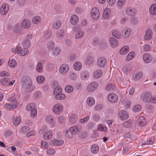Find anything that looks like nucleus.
<instances>
[{"mask_svg":"<svg viewBox=\"0 0 156 156\" xmlns=\"http://www.w3.org/2000/svg\"><path fill=\"white\" fill-rule=\"evenodd\" d=\"M13 105H11V104L6 103L3 105V107L7 110H12L16 108V104L15 103Z\"/></svg>","mask_w":156,"mask_h":156,"instance_id":"nucleus-33","label":"nucleus"},{"mask_svg":"<svg viewBox=\"0 0 156 156\" xmlns=\"http://www.w3.org/2000/svg\"><path fill=\"white\" fill-rule=\"evenodd\" d=\"M90 14L92 18L94 20H97L100 17V12L98 8L94 7L91 10Z\"/></svg>","mask_w":156,"mask_h":156,"instance_id":"nucleus-6","label":"nucleus"},{"mask_svg":"<svg viewBox=\"0 0 156 156\" xmlns=\"http://www.w3.org/2000/svg\"><path fill=\"white\" fill-rule=\"evenodd\" d=\"M154 142V140L153 139L151 138H149L147 139L146 142H142V145H149L152 144Z\"/></svg>","mask_w":156,"mask_h":156,"instance_id":"nucleus-56","label":"nucleus"},{"mask_svg":"<svg viewBox=\"0 0 156 156\" xmlns=\"http://www.w3.org/2000/svg\"><path fill=\"white\" fill-rule=\"evenodd\" d=\"M62 23L60 21L57 20L55 22L52 24V27L56 29H59L61 26Z\"/></svg>","mask_w":156,"mask_h":156,"instance_id":"nucleus-35","label":"nucleus"},{"mask_svg":"<svg viewBox=\"0 0 156 156\" xmlns=\"http://www.w3.org/2000/svg\"><path fill=\"white\" fill-rule=\"evenodd\" d=\"M142 106L140 105H136L134 106L133 108V111L135 112H138L141 110Z\"/></svg>","mask_w":156,"mask_h":156,"instance_id":"nucleus-61","label":"nucleus"},{"mask_svg":"<svg viewBox=\"0 0 156 156\" xmlns=\"http://www.w3.org/2000/svg\"><path fill=\"white\" fill-rule=\"evenodd\" d=\"M66 98V95L63 93H60L55 96V99L59 100H64Z\"/></svg>","mask_w":156,"mask_h":156,"instance_id":"nucleus-41","label":"nucleus"},{"mask_svg":"<svg viewBox=\"0 0 156 156\" xmlns=\"http://www.w3.org/2000/svg\"><path fill=\"white\" fill-rule=\"evenodd\" d=\"M48 143L44 140H42L41 141L40 144L41 148L43 149H47L48 147Z\"/></svg>","mask_w":156,"mask_h":156,"instance_id":"nucleus-43","label":"nucleus"},{"mask_svg":"<svg viewBox=\"0 0 156 156\" xmlns=\"http://www.w3.org/2000/svg\"><path fill=\"white\" fill-rule=\"evenodd\" d=\"M131 29L128 27H126L124 28L123 31L122 37L124 38H126L128 37L130 34Z\"/></svg>","mask_w":156,"mask_h":156,"instance_id":"nucleus-20","label":"nucleus"},{"mask_svg":"<svg viewBox=\"0 0 156 156\" xmlns=\"http://www.w3.org/2000/svg\"><path fill=\"white\" fill-rule=\"evenodd\" d=\"M28 52L29 51L27 49L24 48L23 50H21L20 54L22 56H24L27 54Z\"/></svg>","mask_w":156,"mask_h":156,"instance_id":"nucleus-64","label":"nucleus"},{"mask_svg":"<svg viewBox=\"0 0 156 156\" xmlns=\"http://www.w3.org/2000/svg\"><path fill=\"white\" fill-rule=\"evenodd\" d=\"M62 87L60 86L56 87L54 89L53 91V94L55 96L60 93H62Z\"/></svg>","mask_w":156,"mask_h":156,"instance_id":"nucleus-38","label":"nucleus"},{"mask_svg":"<svg viewBox=\"0 0 156 156\" xmlns=\"http://www.w3.org/2000/svg\"><path fill=\"white\" fill-rule=\"evenodd\" d=\"M63 144V140H59L56 139L51 140L49 142V144L51 146H61Z\"/></svg>","mask_w":156,"mask_h":156,"instance_id":"nucleus-13","label":"nucleus"},{"mask_svg":"<svg viewBox=\"0 0 156 156\" xmlns=\"http://www.w3.org/2000/svg\"><path fill=\"white\" fill-rule=\"evenodd\" d=\"M82 67V65L81 63L79 62H76L74 65V69L76 70H80Z\"/></svg>","mask_w":156,"mask_h":156,"instance_id":"nucleus-44","label":"nucleus"},{"mask_svg":"<svg viewBox=\"0 0 156 156\" xmlns=\"http://www.w3.org/2000/svg\"><path fill=\"white\" fill-rule=\"evenodd\" d=\"M55 44L52 41H50L47 44V48L49 50H52L54 47Z\"/></svg>","mask_w":156,"mask_h":156,"instance_id":"nucleus-55","label":"nucleus"},{"mask_svg":"<svg viewBox=\"0 0 156 156\" xmlns=\"http://www.w3.org/2000/svg\"><path fill=\"white\" fill-rule=\"evenodd\" d=\"M108 99L110 102L115 103L117 102L119 99L118 96L115 93H110L108 96Z\"/></svg>","mask_w":156,"mask_h":156,"instance_id":"nucleus-7","label":"nucleus"},{"mask_svg":"<svg viewBox=\"0 0 156 156\" xmlns=\"http://www.w3.org/2000/svg\"><path fill=\"white\" fill-rule=\"evenodd\" d=\"M125 11L127 15L130 16L136 15L137 13L136 9L132 7H127Z\"/></svg>","mask_w":156,"mask_h":156,"instance_id":"nucleus-9","label":"nucleus"},{"mask_svg":"<svg viewBox=\"0 0 156 156\" xmlns=\"http://www.w3.org/2000/svg\"><path fill=\"white\" fill-rule=\"evenodd\" d=\"M98 129L101 131L106 132L107 130V128L104 125L100 124L98 126Z\"/></svg>","mask_w":156,"mask_h":156,"instance_id":"nucleus-52","label":"nucleus"},{"mask_svg":"<svg viewBox=\"0 0 156 156\" xmlns=\"http://www.w3.org/2000/svg\"><path fill=\"white\" fill-rule=\"evenodd\" d=\"M78 116L75 114H72L69 116V122L71 124H74L76 123L78 120Z\"/></svg>","mask_w":156,"mask_h":156,"instance_id":"nucleus-16","label":"nucleus"},{"mask_svg":"<svg viewBox=\"0 0 156 156\" xmlns=\"http://www.w3.org/2000/svg\"><path fill=\"white\" fill-rule=\"evenodd\" d=\"M152 35L153 32L152 30L150 29H147L144 37V40L147 41L150 40L152 38Z\"/></svg>","mask_w":156,"mask_h":156,"instance_id":"nucleus-18","label":"nucleus"},{"mask_svg":"<svg viewBox=\"0 0 156 156\" xmlns=\"http://www.w3.org/2000/svg\"><path fill=\"white\" fill-rule=\"evenodd\" d=\"M129 50V47L127 46L122 47L120 49L119 53L121 55H124L127 54Z\"/></svg>","mask_w":156,"mask_h":156,"instance_id":"nucleus-29","label":"nucleus"},{"mask_svg":"<svg viewBox=\"0 0 156 156\" xmlns=\"http://www.w3.org/2000/svg\"><path fill=\"white\" fill-rule=\"evenodd\" d=\"M45 119L46 122L48 124H52L54 122L53 117L52 116L48 115L47 116Z\"/></svg>","mask_w":156,"mask_h":156,"instance_id":"nucleus-47","label":"nucleus"},{"mask_svg":"<svg viewBox=\"0 0 156 156\" xmlns=\"http://www.w3.org/2000/svg\"><path fill=\"white\" fill-rule=\"evenodd\" d=\"M36 70L38 72H41L43 70V66L41 63L38 62L36 66Z\"/></svg>","mask_w":156,"mask_h":156,"instance_id":"nucleus-57","label":"nucleus"},{"mask_svg":"<svg viewBox=\"0 0 156 156\" xmlns=\"http://www.w3.org/2000/svg\"><path fill=\"white\" fill-rule=\"evenodd\" d=\"M30 130V128L27 126H24L21 129V131L22 133H26Z\"/></svg>","mask_w":156,"mask_h":156,"instance_id":"nucleus-58","label":"nucleus"},{"mask_svg":"<svg viewBox=\"0 0 156 156\" xmlns=\"http://www.w3.org/2000/svg\"><path fill=\"white\" fill-rule=\"evenodd\" d=\"M70 131L73 134H76L78 133L80 131V130L78 127L76 126L71 127L69 129Z\"/></svg>","mask_w":156,"mask_h":156,"instance_id":"nucleus-37","label":"nucleus"},{"mask_svg":"<svg viewBox=\"0 0 156 156\" xmlns=\"http://www.w3.org/2000/svg\"><path fill=\"white\" fill-rule=\"evenodd\" d=\"M32 82L31 79L29 77L27 78L24 81L23 86L24 88L28 89L29 90H27V92H30L32 91L34 89V87L32 86Z\"/></svg>","mask_w":156,"mask_h":156,"instance_id":"nucleus-3","label":"nucleus"},{"mask_svg":"<svg viewBox=\"0 0 156 156\" xmlns=\"http://www.w3.org/2000/svg\"><path fill=\"white\" fill-rule=\"evenodd\" d=\"M118 116L119 118L122 120H126L129 117L127 112L125 111L122 110L119 112Z\"/></svg>","mask_w":156,"mask_h":156,"instance_id":"nucleus-15","label":"nucleus"},{"mask_svg":"<svg viewBox=\"0 0 156 156\" xmlns=\"http://www.w3.org/2000/svg\"><path fill=\"white\" fill-rule=\"evenodd\" d=\"M143 76V74L142 73L138 72L133 75V78L134 80H138L140 79Z\"/></svg>","mask_w":156,"mask_h":156,"instance_id":"nucleus-39","label":"nucleus"},{"mask_svg":"<svg viewBox=\"0 0 156 156\" xmlns=\"http://www.w3.org/2000/svg\"><path fill=\"white\" fill-rule=\"evenodd\" d=\"M143 58L145 62L148 63L151 61V57L150 55L148 54H145L143 55Z\"/></svg>","mask_w":156,"mask_h":156,"instance_id":"nucleus-34","label":"nucleus"},{"mask_svg":"<svg viewBox=\"0 0 156 156\" xmlns=\"http://www.w3.org/2000/svg\"><path fill=\"white\" fill-rule=\"evenodd\" d=\"M41 19L40 16H36L34 17L32 19V22L34 24H38L41 21Z\"/></svg>","mask_w":156,"mask_h":156,"instance_id":"nucleus-40","label":"nucleus"},{"mask_svg":"<svg viewBox=\"0 0 156 156\" xmlns=\"http://www.w3.org/2000/svg\"><path fill=\"white\" fill-rule=\"evenodd\" d=\"M37 82L39 84L43 83L44 81V77L42 76H38L36 78Z\"/></svg>","mask_w":156,"mask_h":156,"instance_id":"nucleus-53","label":"nucleus"},{"mask_svg":"<svg viewBox=\"0 0 156 156\" xmlns=\"http://www.w3.org/2000/svg\"><path fill=\"white\" fill-rule=\"evenodd\" d=\"M95 99L93 97H88L86 100V104L89 106H92L95 103Z\"/></svg>","mask_w":156,"mask_h":156,"instance_id":"nucleus-26","label":"nucleus"},{"mask_svg":"<svg viewBox=\"0 0 156 156\" xmlns=\"http://www.w3.org/2000/svg\"><path fill=\"white\" fill-rule=\"evenodd\" d=\"M15 82V80H13L10 81V79L9 78H4L0 80L1 84L4 87L12 85Z\"/></svg>","mask_w":156,"mask_h":156,"instance_id":"nucleus-5","label":"nucleus"},{"mask_svg":"<svg viewBox=\"0 0 156 156\" xmlns=\"http://www.w3.org/2000/svg\"><path fill=\"white\" fill-rule=\"evenodd\" d=\"M94 58L91 56H88L86 59V63L89 65L91 64L94 61Z\"/></svg>","mask_w":156,"mask_h":156,"instance_id":"nucleus-54","label":"nucleus"},{"mask_svg":"<svg viewBox=\"0 0 156 156\" xmlns=\"http://www.w3.org/2000/svg\"><path fill=\"white\" fill-rule=\"evenodd\" d=\"M69 67L68 65L66 64H63L60 66L59 71L62 74H65L69 70Z\"/></svg>","mask_w":156,"mask_h":156,"instance_id":"nucleus-12","label":"nucleus"},{"mask_svg":"<svg viewBox=\"0 0 156 156\" xmlns=\"http://www.w3.org/2000/svg\"><path fill=\"white\" fill-rule=\"evenodd\" d=\"M142 99L144 102L156 103V95L153 96L152 94L150 92H147L144 94Z\"/></svg>","mask_w":156,"mask_h":156,"instance_id":"nucleus-1","label":"nucleus"},{"mask_svg":"<svg viewBox=\"0 0 156 156\" xmlns=\"http://www.w3.org/2000/svg\"><path fill=\"white\" fill-rule=\"evenodd\" d=\"M79 20L78 16L74 14L71 16L70 18L69 22L72 25H76L78 23Z\"/></svg>","mask_w":156,"mask_h":156,"instance_id":"nucleus-14","label":"nucleus"},{"mask_svg":"<svg viewBox=\"0 0 156 156\" xmlns=\"http://www.w3.org/2000/svg\"><path fill=\"white\" fill-rule=\"evenodd\" d=\"M132 122L131 120H129L128 121L124 122L123 125L124 127L129 128L131 126Z\"/></svg>","mask_w":156,"mask_h":156,"instance_id":"nucleus-60","label":"nucleus"},{"mask_svg":"<svg viewBox=\"0 0 156 156\" xmlns=\"http://www.w3.org/2000/svg\"><path fill=\"white\" fill-rule=\"evenodd\" d=\"M146 123L147 122L146 119L144 116H140L137 119V124L140 126H145Z\"/></svg>","mask_w":156,"mask_h":156,"instance_id":"nucleus-17","label":"nucleus"},{"mask_svg":"<svg viewBox=\"0 0 156 156\" xmlns=\"http://www.w3.org/2000/svg\"><path fill=\"white\" fill-rule=\"evenodd\" d=\"M31 117L33 118H35L37 115V109H35L30 111V113Z\"/></svg>","mask_w":156,"mask_h":156,"instance_id":"nucleus-63","label":"nucleus"},{"mask_svg":"<svg viewBox=\"0 0 156 156\" xmlns=\"http://www.w3.org/2000/svg\"><path fill=\"white\" fill-rule=\"evenodd\" d=\"M110 42L111 44L112 47L113 48H116L119 44L118 41L113 37L110 38Z\"/></svg>","mask_w":156,"mask_h":156,"instance_id":"nucleus-25","label":"nucleus"},{"mask_svg":"<svg viewBox=\"0 0 156 156\" xmlns=\"http://www.w3.org/2000/svg\"><path fill=\"white\" fill-rule=\"evenodd\" d=\"M21 122L20 118L17 116H14L12 118V124L14 126H18Z\"/></svg>","mask_w":156,"mask_h":156,"instance_id":"nucleus-24","label":"nucleus"},{"mask_svg":"<svg viewBox=\"0 0 156 156\" xmlns=\"http://www.w3.org/2000/svg\"><path fill=\"white\" fill-rule=\"evenodd\" d=\"M110 14V9L108 8H106L103 10L102 15L103 17L105 19H108L109 17Z\"/></svg>","mask_w":156,"mask_h":156,"instance_id":"nucleus-19","label":"nucleus"},{"mask_svg":"<svg viewBox=\"0 0 156 156\" xmlns=\"http://www.w3.org/2000/svg\"><path fill=\"white\" fill-rule=\"evenodd\" d=\"M102 75V71L101 69H97L95 70L93 73V76L96 78L100 77Z\"/></svg>","mask_w":156,"mask_h":156,"instance_id":"nucleus-30","label":"nucleus"},{"mask_svg":"<svg viewBox=\"0 0 156 156\" xmlns=\"http://www.w3.org/2000/svg\"><path fill=\"white\" fill-rule=\"evenodd\" d=\"M40 132L41 133H44L43 138L45 140H50L53 136L52 131L51 129H48L47 126L42 128L40 130Z\"/></svg>","mask_w":156,"mask_h":156,"instance_id":"nucleus-2","label":"nucleus"},{"mask_svg":"<svg viewBox=\"0 0 156 156\" xmlns=\"http://www.w3.org/2000/svg\"><path fill=\"white\" fill-rule=\"evenodd\" d=\"M65 33L64 31L61 30H58L56 34L57 37L59 38H63L65 35Z\"/></svg>","mask_w":156,"mask_h":156,"instance_id":"nucleus-42","label":"nucleus"},{"mask_svg":"<svg viewBox=\"0 0 156 156\" xmlns=\"http://www.w3.org/2000/svg\"><path fill=\"white\" fill-rule=\"evenodd\" d=\"M69 76L70 79L73 80H76L77 78L76 74L73 72H71L69 74Z\"/></svg>","mask_w":156,"mask_h":156,"instance_id":"nucleus-59","label":"nucleus"},{"mask_svg":"<svg viewBox=\"0 0 156 156\" xmlns=\"http://www.w3.org/2000/svg\"><path fill=\"white\" fill-rule=\"evenodd\" d=\"M76 32L75 37L76 39H79L82 38L84 35V31L81 30H74Z\"/></svg>","mask_w":156,"mask_h":156,"instance_id":"nucleus-23","label":"nucleus"},{"mask_svg":"<svg viewBox=\"0 0 156 156\" xmlns=\"http://www.w3.org/2000/svg\"><path fill=\"white\" fill-rule=\"evenodd\" d=\"M8 65L11 67H15L17 65L16 62L14 59H9L8 62Z\"/></svg>","mask_w":156,"mask_h":156,"instance_id":"nucleus-36","label":"nucleus"},{"mask_svg":"<svg viewBox=\"0 0 156 156\" xmlns=\"http://www.w3.org/2000/svg\"><path fill=\"white\" fill-rule=\"evenodd\" d=\"M30 44V41L28 40H25L22 44L24 48L27 49L29 48Z\"/></svg>","mask_w":156,"mask_h":156,"instance_id":"nucleus-46","label":"nucleus"},{"mask_svg":"<svg viewBox=\"0 0 156 156\" xmlns=\"http://www.w3.org/2000/svg\"><path fill=\"white\" fill-rule=\"evenodd\" d=\"M89 78V73L86 71H81L80 73V78L83 80H86Z\"/></svg>","mask_w":156,"mask_h":156,"instance_id":"nucleus-22","label":"nucleus"},{"mask_svg":"<svg viewBox=\"0 0 156 156\" xmlns=\"http://www.w3.org/2000/svg\"><path fill=\"white\" fill-rule=\"evenodd\" d=\"M73 87L71 85H69L66 86L65 88V91L68 93H70L73 90Z\"/></svg>","mask_w":156,"mask_h":156,"instance_id":"nucleus-48","label":"nucleus"},{"mask_svg":"<svg viewBox=\"0 0 156 156\" xmlns=\"http://www.w3.org/2000/svg\"><path fill=\"white\" fill-rule=\"evenodd\" d=\"M98 87V83L96 82H93L88 85L87 87V90L89 92H91L96 90Z\"/></svg>","mask_w":156,"mask_h":156,"instance_id":"nucleus-8","label":"nucleus"},{"mask_svg":"<svg viewBox=\"0 0 156 156\" xmlns=\"http://www.w3.org/2000/svg\"><path fill=\"white\" fill-rule=\"evenodd\" d=\"M30 21L27 19L24 20L21 23V27L24 28H28L30 27Z\"/></svg>","mask_w":156,"mask_h":156,"instance_id":"nucleus-21","label":"nucleus"},{"mask_svg":"<svg viewBox=\"0 0 156 156\" xmlns=\"http://www.w3.org/2000/svg\"><path fill=\"white\" fill-rule=\"evenodd\" d=\"M112 35L117 38H120L121 37V33L116 30H113L112 32Z\"/></svg>","mask_w":156,"mask_h":156,"instance_id":"nucleus-45","label":"nucleus"},{"mask_svg":"<svg viewBox=\"0 0 156 156\" xmlns=\"http://www.w3.org/2000/svg\"><path fill=\"white\" fill-rule=\"evenodd\" d=\"M150 13L153 15H156V4H153L151 5L150 9Z\"/></svg>","mask_w":156,"mask_h":156,"instance_id":"nucleus-28","label":"nucleus"},{"mask_svg":"<svg viewBox=\"0 0 156 156\" xmlns=\"http://www.w3.org/2000/svg\"><path fill=\"white\" fill-rule=\"evenodd\" d=\"M61 52L60 48L56 47L54 49H52V55L54 56H57L60 54Z\"/></svg>","mask_w":156,"mask_h":156,"instance_id":"nucleus-31","label":"nucleus"},{"mask_svg":"<svg viewBox=\"0 0 156 156\" xmlns=\"http://www.w3.org/2000/svg\"><path fill=\"white\" fill-rule=\"evenodd\" d=\"M36 105L34 103H31L27 105L26 107V109L27 111H31L36 109Z\"/></svg>","mask_w":156,"mask_h":156,"instance_id":"nucleus-32","label":"nucleus"},{"mask_svg":"<svg viewBox=\"0 0 156 156\" xmlns=\"http://www.w3.org/2000/svg\"><path fill=\"white\" fill-rule=\"evenodd\" d=\"M91 151L93 153H97L99 151V147L97 144L93 145L91 148Z\"/></svg>","mask_w":156,"mask_h":156,"instance_id":"nucleus-50","label":"nucleus"},{"mask_svg":"<svg viewBox=\"0 0 156 156\" xmlns=\"http://www.w3.org/2000/svg\"><path fill=\"white\" fill-rule=\"evenodd\" d=\"M9 10L8 5L6 3L3 4L0 9V12L1 14L3 15L6 14Z\"/></svg>","mask_w":156,"mask_h":156,"instance_id":"nucleus-11","label":"nucleus"},{"mask_svg":"<svg viewBox=\"0 0 156 156\" xmlns=\"http://www.w3.org/2000/svg\"><path fill=\"white\" fill-rule=\"evenodd\" d=\"M125 2L126 0H119L117 3V6L121 8L125 4Z\"/></svg>","mask_w":156,"mask_h":156,"instance_id":"nucleus-62","label":"nucleus"},{"mask_svg":"<svg viewBox=\"0 0 156 156\" xmlns=\"http://www.w3.org/2000/svg\"><path fill=\"white\" fill-rule=\"evenodd\" d=\"M107 63V60L105 58L101 57L98 58L97 60V64L100 67H104Z\"/></svg>","mask_w":156,"mask_h":156,"instance_id":"nucleus-10","label":"nucleus"},{"mask_svg":"<svg viewBox=\"0 0 156 156\" xmlns=\"http://www.w3.org/2000/svg\"><path fill=\"white\" fill-rule=\"evenodd\" d=\"M63 109V106L61 103H58L53 106L52 111L55 114H60L62 112Z\"/></svg>","mask_w":156,"mask_h":156,"instance_id":"nucleus-4","label":"nucleus"},{"mask_svg":"<svg viewBox=\"0 0 156 156\" xmlns=\"http://www.w3.org/2000/svg\"><path fill=\"white\" fill-rule=\"evenodd\" d=\"M44 37L47 39H49L52 36V33L50 30H47L43 32Z\"/></svg>","mask_w":156,"mask_h":156,"instance_id":"nucleus-27","label":"nucleus"},{"mask_svg":"<svg viewBox=\"0 0 156 156\" xmlns=\"http://www.w3.org/2000/svg\"><path fill=\"white\" fill-rule=\"evenodd\" d=\"M135 56V53L134 52L132 51L129 52L126 57V60L129 61L134 58Z\"/></svg>","mask_w":156,"mask_h":156,"instance_id":"nucleus-49","label":"nucleus"},{"mask_svg":"<svg viewBox=\"0 0 156 156\" xmlns=\"http://www.w3.org/2000/svg\"><path fill=\"white\" fill-rule=\"evenodd\" d=\"M115 88V85L111 83L108 84L106 87V89L108 91H113Z\"/></svg>","mask_w":156,"mask_h":156,"instance_id":"nucleus-51","label":"nucleus"}]
</instances>
